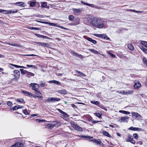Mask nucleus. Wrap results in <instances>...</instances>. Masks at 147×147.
Instances as JSON below:
<instances>
[{"mask_svg": "<svg viewBox=\"0 0 147 147\" xmlns=\"http://www.w3.org/2000/svg\"><path fill=\"white\" fill-rule=\"evenodd\" d=\"M40 46L42 47H49L50 45L47 43L42 42Z\"/></svg>", "mask_w": 147, "mask_h": 147, "instance_id": "19", "label": "nucleus"}, {"mask_svg": "<svg viewBox=\"0 0 147 147\" xmlns=\"http://www.w3.org/2000/svg\"><path fill=\"white\" fill-rule=\"evenodd\" d=\"M80 136L81 137L84 138H85L91 139L92 138L90 136Z\"/></svg>", "mask_w": 147, "mask_h": 147, "instance_id": "53", "label": "nucleus"}, {"mask_svg": "<svg viewBox=\"0 0 147 147\" xmlns=\"http://www.w3.org/2000/svg\"><path fill=\"white\" fill-rule=\"evenodd\" d=\"M140 43L144 45L147 48V42L144 41H142Z\"/></svg>", "mask_w": 147, "mask_h": 147, "instance_id": "29", "label": "nucleus"}, {"mask_svg": "<svg viewBox=\"0 0 147 147\" xmlns=\"http://www.w3.org/2000/svg\"><path fill=\"white\" fill-rule=\"evenodd\" d=\"M41 94V93L39 95H37L36 96V97L38 98V99H40V100H42V96H40V95Z\"/></svg>", "mask_w": 147, "mask_h": 147, "instance_id": "46", "label": "nucleus"}, {"mask_svg": "<svg viewBox=\"0 0 147 147\" xmlns=\"http://www.w3.org/2000/svg\"><path fill=\"white\" fill-rule=\"evenodd\" d=\"M52 123L53 124L52 125L55 127H57L61 125V123L59 121L57 120L52 121Z\"/></svg>", "mask_w": 147, "mask_h": 147, "instance_id": "8", "label": "nucleus"}, {"mask_svg": "<svg viewBox=\"0 0 147 147\" xmlns=\"http://www.w3.org/2000/svg\"><path fill=\"white\" fill-rule=\"evenodd\" d=\"M71 52V53L74 56H78L79 57H82L81 55L77 53L74 51H72Z\"/></svg>", "mask_w": 147, "mask_h": 147, "instance_id": "18", "label": "nucleus"}, {"mask_svg": "<svg viewBox=\"0 0 147 147\" xmlns=\"http://www.w3.org/2000/svg\"><path fill=\"white\" fill-rule=\"evenodd\" d=\"M26 66L28 67H32L33 68H34V69L37 68V67H36L35 66L33 65H27Z\"/></svg>", "mask_w": 147, "mask_h": 147, "instance_id": "40", "label": "nucleus"}, {"mask_svg": "<svg viewBox=\"0 0 147 147\" xmlns=\"http://www.w3.org/2000/svg\"><path fill=\"white\" fill-rule=\"evenodd\" d=\"M53 97L49 98L46 100L47 102H53Z\"/></svg>", "mask_w": 147, "mask_h": 147, "instance_id": "41", "label": "nucleus"}, {"mask_svg": "<svg viewBox=\"0 0 147 147\" xmlns=\"http://www.w3.org/2000/svg\"><path fill=\"white\" fill-rule=\"evenodd\" d=\"M30 86L32 87V89L35 91V93L37 95H39L40 92L38 91L39 88V85L36 83H31Z\"/></svg>", "mask_w": 147, "mask_h": 147, "instance_id": "2", "label": "nucleus"}, {"mask_svg": "<svg viewBox=\"0 0 147 147\" xmlns=\"http://www.w3.org/2000/svg\"><path fill=\"white\" fill-rule=\"evenodd\" d=\"M93 35L95 36L100 38H102L106 39L109 40L110 39L109 37H108L106 35L104 34H94Z\"/></svg>", "mask_w": 147, "mask_h": 147, "instance_id": "6", "label": "nucleus"}, {"mask_svg": "<svg viewBox=\"0 0 147 147\" xmlns=\"http://www.w3.org/2000/svg\"><path fill=\"white\" fill-rule=\"evenodd\" d=\"M102 133L104 135H105V136H106L109 137H111V136L106 131H103L102 132Z\"/></svg>", "mask_w": 147, "mask_h": 147, "instance_id": "23", "label": "nucleus"}, {"mask_svg": "<svg viewBox=\"0 0 147 147\" xmlns=\"http://www.w3.org/2000/svg\"><path fill=\"white\" fill-rule=\"evenodd\" d=\"M93 142L95 143V144H100L101 143V141L99 140H97L96 139L94 140L93 141Z\"/></svg>", "mask_w": 147, "mask_h": 147, "instance_id": "21", "label": "nucleus"}, {"mask_svg": "<svg viewBox=\"0 0 147 147\" xmlns=\"http://www.w3.org/2000/svg\"><path fill=\"white\" fill-rule=\"evenodd\" d=\"M133 139V138L132 136L129 134L128 136V139H127L126 140L127 142H131Z\"/></svg>", "mask_w": 147, "mask_h": 147, "instance_id": "17", "label": "nucleus"}, {"mask_svg": "<svg viewBox=\"0 0 147 147\" xmlns=\"http://www.w3.org/2000/svg\"><path fill=\"white\" fill-rule=\"evenodd\" d=\"M60 99L59 98H53V102H55V101H59L60 100Z\"/></svg>", "mask_w": 147, "mask_h": 147, "instance_id": "37", "label": "nucleus"}, {"mask_svg": "<svg viewBox=\"0 0 147 147\" xmlns=\"http://www.w3.org/2000/svg\"><path fill=\"white\" fill-rule=\"evenodd\" d=\"M30 6L31 7H34L36 5V2H31L30 3Z\"/></svg>", "mask_w": 147, "mask_h": 147, "instance_id": "42", "label": "nucleus"}, {"mask_svg": "<svg viewBox=\"0 0 147 147\" xmlns=\"http://www.w3.org/2000/svg\"><path fill=\"white\" fill-rule=\"evenodd\" d=\"M122 94H129L133 93V91L132 90H127L126 91H121Z\"/></svg>", "mask_w": 147, "mask_h": 147, "instance_id": "9", "label": "nucleus"}, {"mask_svg": "<svg viewBox=\"0 0 147 147\" xmlns=\"http://www.w3.org/2000/svg\"><path fill=\"white\" fill-rule=\"evenodd\" d=\"M41 6L42 7L46 8L47 6V3L46 2H42L41 4Z\"/></svg>", "mask_w": 147, "mask_h": 147, "instance_id": "28", "label": "nucleus"}, {"mask_svg": "<svg viewBox=\"0 0 147 147\" xmlns=\"http://www.w3.org/2000/svg\"><path fill=\"white\" fill-rule=\"evenodd\" d=\"M91 103L95 105H98L99 104V102L98 101H91Z\"/></svg>", "mask_w": 147, "mask_h": 147, "instance_id": "39", "label": "nucleus"}, {"mask_svg": "<svg viewBox=\"0 0 147 147\" xmlns=\"http://www.w3.org/2000/svg\"><path fill=\"white\" fill-rule=\"evenodd\" d=\"M129 129L133 131H140L142 130V129L138 127H130L129 128Z\"/></svg>", "mask_w": 147, "mask_h": 147, "instance_id": "13", "label": "nucleus"}, {"mask_svg": "<svg viewBox=\"0 0 147 147\" xmlns=\"http://www.w3.org/2000/svg\"><path fill=\"white\" fill-rule=\"evenodd\" d=\"M53 125V124L52 123L49 124L48 125L49 127V128H50V129H51L54 127H55L54 126H53V125Z\"/></svg>", "mask_w": 147, "mask_h": 147, "instance_id": "47", "label": "nucleus"}, {"mask_svg": "<svg viewBox=\"0 0 147 147\" xmlns=\"http://www.w3.org/2000/svg\"><path fill=\"white\" fill-rule=\"evenodd\" d=\"M134 138L136 140L138 139V135L137 134H134L133 135Z\"/></svg>", "mask_w": 147, "mask_h": 147, "instance_id": "45", "label": "nucleus"}, {"mask_svg": "<svg viewBox=\"0 0 147 147\" xmlns=\"http://www.w3.org/2000/svg\"><path fill=\"white\" fill-rule=\"evenodd\" d=\"M85 4H86V5H88V6H90V7H92L93 8L96 7V6L93 4H90L88 3H85Z\"/></svg>", "mask_w": 147, "mask_h": 147, "instance_id": "36", "label": "nucleus"}, {"mask_svg": "<svg viewBox=\"0 0 147 147\" xmlns=\"http://www.w3.org/2000/svg\"><path fill=\"white\" fill-rule=\"evenodd\" d=\"M7 11V10L0 9V13H3V12Z\"/></svg>", "mask_w": 147, "mask_h": 147, "instance_id": "62", "label": "nucleus"}, {"mask_svg": "<svg viewBox=\"0 0 147 147\" xmlns=\"http://www.w3.org/2000/svg\"><path fill=\"white\" fill-rule=\"evenodd\" d=\"M62 116L63 117H62L63 119L65 118V119L66 118H67L68 117V115L65 112L63 114Z\"/></svg>", "mask_w": 147, "mask_h": 147, "instance_id": "31", "label": "nucleus"}, {"mask_svg": "<svg viewBox=\"0 0 147 147\" xmlns=\"http://www.w3.org/2000/svg\"><path fill=\"white\" fill-rule=\"evenodd\" d=\"M86 19L95 28H101L105 26L104 21L98 18L89 16Z\"/></svg>", "mask_w": 147, "mask_h": 147, "instance_id": "1", "label": "nucleus"}, {"mask_svg": "<svg viewBox=\"0 0 147 147\" xmlns=\"http://www.w3.org/2000/svg\"><path fill=\"white\" fill-rule=\"evenodd\" d=\"M50 82H51L52 83H53L58 85H60V83L58 81H56V80H53L50 81Z\"/></svg>", "mask_w": 147, "mask_h": 147, "instance_id": "33", "label": "nucleus"}, {"mask_svg": "<svg viewBox=\"0 0 147 147\" xmlns=\"http://www.w3.org/2000/svg\"><path fill=\"white\" fill-rule=\"evenodd\" d=\"M18 105L17 106H15L14 107H13L12 109H13V110H17L18 109Z\"/></svg>", "mask_w": 147, "mask_h": 147, "instance_id": "49", "label": "nucleus"}, {"mask_svg": "<svg viewBox=\"0 0 147 147\" xmlns=\"http://www.w3.org/2000/svg\"><path fill=\"white\" fill-rule=\"evenodd\" d=\"M74 18V17L72 15H70L68 17L69 19L71 21H72Z\"/></svg>", "mask_w": 147, "mask_h": 147, "instance_id": "43", "label": "nucleus"}, {"mask_svg": "<svg viewBox=\"0 0 147 147\" xmlns=\"http://www.w3.org/2000/svg\"><path fill=\"white\" fill-rule=\"evenodd\" d=\"M7 105L10 106L12 104V103L10 101H7Z\"/></svg>", "mask_w": 147, "mask_h": 147, "instance_id": "60", "label": "nucleus"}, {"mask_svg": "<svg viewBox=\"0 0 147 147\" xmlns=\"http://www.w3.org/2000/svg\"><path fill=\"white\" fill-rule=\"evenodd\" d=\"M18 10L17 9H16L14 11H7L5 13H5V14H9V13H15L17 12Z\"/></svg>", "mask_w": 147, "mask_h": 147, "instance_id": "27", "label": "nucleus"}, {"mask_svg": "<svg viewBox=\"0 0 147 147\" xmlns=\"http://www.w3.org/2000/svg\"><path fill=\"white\" fill-rule=\"evenodd\" d=\"M72 127L78 131L82 132V128L79 126L77 125L74 121H71L70 122Z\"/></svg>", "mask_w": 147, "mask_h": 147, "instance_id": "3", "label": "nucleus"}, {"mask_svg": "<svg viewBox=\"0 0 147 147\" xmlns=\"http://www.w3.org/2000/svg\"><path fill=\"white\" fill-rule=\"evenodd\" d=\"M24 3L22 2H18L14 3V4L18 6H22L24 5Z\"/></svg>", "mask_w": 147, "mask_h": 147, "instance_id": "26", "label": "nucleus"}, {"mask_svg": "<svg viewBox=\"0 0 147 147\" xmlns=\"http://www.w3.org/2000/svg\"><path fill=\"white\" fill-rule=\"evenodd\" d=\"M17 101L19 102L22 103L24 102V100L22 99H18L17 100Z\"/></svg>", "mask_w": 147, "mask_h": 147, "instance_id": "50", "label": "nucleus"}, {"mask_svg": "<svg viewBox=\"0 0 147 147\" xmlns=\"http://www.w3.org/2000/svg\"><path fill=\"white\" fill-rule=\"evenodd\" d=\"M88 50L90 51L91 52H92L94 54H100V53H99L98 51L94 49H88Z\"/></svg>", "mask_w": 147, "mask_h": 147, "instance_id": "20", "label": "nucleus"}, {"mask_svg": "<svg viewBox=\"0 0 147 147\" xmlns=\"http://www.w3.org/2000/svg\"><path fill=\"white\" fill-rule=\"evenodd\" d=\"M26 74L27 75L28 77H30V76H34V74L31 72L27 71Z\"/></svg>", "mask_w": 147, "mask_h": 147, "instance_id": "25", "label": "nucleus"}, {"mask_svg": "<svg viewBox=\"0 0 147 147\" xmlns=\"http://www.w3.org/2000/svg\"><path fill=\"white\" fill-rule=\"evenodd\" d=\"M13 75L14 76V78L13 79L14 80H17L20 77V72L19 70H15L13 71Z\"/></svg>", "mask_w": 147, "mask_h": 147, "instance_id": "4", "label": "nucleus"}, {"mask_svg": "<svg viewBox=\"0 0 147 147\" xmlns=\"http://www.w3.org/2000/svg\"><path fill=\"white\" fill-rule=\"evenodd\" d=\"M86 39L88 41L92 42L94 44H96V41L95 40H93L90 38L87 37Z\"/></svg>", "mask_w": 147, "mask_h": 147, "instance_id": "15", "label": "nucleus"}, {"mask_svg": "<svg viewBox=\"0 0 147 147\" xmlns=\"http://www.w3.org/2000/svg\"><path fill=\"white\" fill-rule=\"evenodd\" d=\"M58 110L59 112L60 113H62L63 114L64 113V112L63 111H62V110H61V109H58Z\"/></svg>", "mask_w": 147, "mask_h": 147, "instance_id": "63", "label": "nucleus"}, {"mask_svg": "<svg viewBox=\"0 0 147 147\" xmlns=\"http://www.w3.org/2000/svg\"><path fill=\"white\" fill-rule=\"evenodd\" d=\"M23 112L25 115H27L28 114L27 110H23Z\"/></svg>", "mask_w": 147, "mask_h": 147, "instance_id": "55", "label": "nucleus"}, {"mask_svg": "<svg viewBox=\"0 0 147 147\" xmlns=\"http://www.w3.org/2000/svg\"><path fill=\"white\" fill-rule=\"evenodd\" d=\"M30 29L31 30L34 29V30H39L40 29H39V28H35V27H30Z\"/></svg>", "mask_w": 147, "mask_h": 147, "instance_id": "48", "label": "nucleus"}, {"mask_svg": "<svg viewBox=\"0 0 147 147\" xmlns=\"http://www.w3.org/2000/svg\"><path fill=\"white\" fill-rule=\"evenodd\" d=\"M57 27L60 28H61L62 29H65V30H67V28H65L63 26H59V25H58Z\"/></svg>", "mask_w": 147, "mask_h": 147, "instance_id": "52", "label": "nucleus"}, {"mask_svg": "<svg viewBox=\"0 0 147 147\" xmlns=\"http://www.w3.org/2000/svg\"><path fill=\"white\" fill-rule=\"evenodd\" d=\"M127 47L128 48L131 50L133 51L134 50V48L133 45L130 44L127 45Z\"/></svg>", "mask_w": 147, "mask_h": 147, "instance_id": "24", "label": "nucleus"}, {"mask_svg": "<svg viewBox=\"0 0 147 147\" xmlns=\"http://www.w3.org/2000/svg\"><path fill=\"white\" fill-rule=\"evenodd\" d=\"M20 71L22 74H26L27 71L24 70L23 69H20Z\"/></svg>", "mask_w": 147, "mask_h": 147, "instance_id": "34", "label": "nucleus"}, {"mask_svg": "<svg viewBox=\"0 0 147 147\" xmlns=\"http://www.w3.org/2000/svg\"><path fill=\"white\" fill-rule=\"evenodd\" d=\"M131 114L133 117H136V120H142V117L137 112H132Z\"/></svg>", "mask_w": 147, "mask_h": 147, "instance_id": "5", "label": "nucleus"}, {"mask_svg": "<svg viewBox=\"0 0 147 147\" xmlns=\"http://www.w3.org/2000/svg\"><path fill=\"white\" fill-rule=\"evenodd\" d=\"M129 118L128 116H126L122 117L121 118V121L120 122L121 123L122 122H125L126 121L129 119Z\"/></svg>", "mask_w": 147, "mask_h": 147, "instance_id": "16", "label": "nucleus"}, {"mask_svg": "<svg viewBox=\"0 0 147 147\" xmlns=\"http://www.w3.org/2000/svg\"><path fill=\"white\" fill-rule=\"evenodd\" d=\"M46 23L47 24H49V25H50V26H56L57 27L58 26V25H57V24H55L54 23H49L48 22H46Z\"/></svg>", "mask_w": 147, "mask_h": 147, "instance_id": "30", "label": "nucleus"}, {"mask_svg": "<svg viewBox=\"0 0 147 147\" xmlns=\"http://www.w3.org/2000/svg\"><path fill=\"white\" fill-rule=\"evenodd\" d=\"M23 144L20 142H17L15 144L12 145L10 147H22L23 146Z\"/></svg>", "mask_w": 147, "mask_h": 147, "instance_id": "10", "label": "nucleus"}, {"mask_svg": "<svg viewBox=\"0 0 147 147\" xmlns=\"http://www.w3.org/2000/svg\"><path fill=\"white\" fill-rule=\"evenodd\" d=\"M94 115L98 117L101 118V115L98 113H94Z\"/></svg>", "mask_w": 147, "mask_h": 147, "instance_id": "38", "label": "nucleus"}, {"mask_svg": "<svg viewBox=\"0 0 147 147\" xmlns=\"http://www.w3.org/2000/svg\"><path fill=\"white\" fill-rule=\"evenodd\" d=\"M4 43V44H6L9 45H11L12 46H15V44H11V43H8L7 42H5V43Z\"/></svg>", "mask_w": 147, "mask_h": 147, "instance_id": "56", "label": "nucleus"}, {"mask_svg": "<svg viewBox=\"0 0 147 147\" xmlns=\"http://www.w3.org/2000/svg\"><path fill=\"white\" fill-rule=\"evenodd\" d=\"M108 54L109 55L111 56V57H112L114 58L115 57V56L114 55H113L112 54H111V53H110V52H109L108 53Z\"/></svg>", "mask_w": 147, "mask_h": 147, "instance_id": "54", "label": "nucleus"}, {"mask_svg": "<svg viewBox=\"0 0 147 147\" xmlns=\"http://www.w3.org/2000/svg\"><path fill=\"white\" fill-rule=\"evenodd\" d=\"M42 37L43 38H46L48 39H50V38L46 36L42 35Z\"/></svg>", "mask_w": 147, "mask_h": 147, "instance_id": "57", "label": "nucleus"}, {"mask_svg": "<svg viewBox=\"0 0 147 147\" xmlns=\"http://www.w3.org/2000/svg\"><path fill=\"white\" fill-rule=\"evenodd\" d=\"M11 65H12L13 66H14L15 67H17V68H26V67H24L23 66H20L15 65L13 64H11Z\"/></svg>", "mask_w": 147, "mask_h": 147, "instance_id": "32", "label": "nucleus"}, {"mask_svg": "<svg viewBox=\"0 0 147 147\" xmlns=\"http://www.w3.org/2000/svg\"><path fill=\"white\" fill-rule=\"evenodd\" d=\"M37 36L39 37H42V35H41L38 34H35Z\"/></svg>", "mask_w": 147, "mask_h": 147, "instance_id": "64", "label": "nucleus"}, {"mask_svg": "<svg viewBox=\"0 0 147 147\" xmlns=\"http://www.w3.org/2000/svg\"><path fill=\"white\" fill-rule=\"evenodd\" d=\"M36 122L37 123L42 122H45V121L43 119H36Z\"/></svg>", "mask_w": 147, "mask_h": 147, "instance_id": "35", "label": "nucleus"}, {"mask_svg": "<svg viewBox=\"0 0 147 147\" xmlns=\"http://www.w3.org/2000/svg\"><path fill=\"white\" fill-rule=\"evenodd\" d=\"M134 88L136 89H138L141 86V84L139 82L138 80H135L134 81Z\"/></svg>", "mask_w": 147, "mask_h": 147, "instance_id": "7", "label": "nucleus"}, {"mask_svg": "<svg viewBox=\"0 0 147 147\" xmlns=\"http://www.w3.org/2000/svg\"><path fill=\"white\" fill-rule=\"evenodd\" d=\"M45 83H43L42 82H40V86L42 87H44L45 86Z\"/></svg>", "mask_w": 147, "mask_h": 147, "instance_id": "51", "label": "nucleus"}, {"mask_svg": "<svg viewBox=\"0 0 147 147\" xmlns=\"http://www.w3.org/2000/svg\"><path fill=\"white\" fill-rule=\"evenodd\" d=\"M57 92L60 94H65L67 93V91L65 89L59 90L57 91Z\"/></svg>", "mask_w": 147, "mask_h": 147, "instance_id": "14", "label": "nucleus"}, {"mask_svg": "<svg viewBox=\"0 0 147 147\" xmlns=\"http://www.w3.org/2000/svg\"><path fill=\"white\" fill-rule=\"evenodd\" d=\"M76 72L79 73V74L78 75V76H80V77H81V76L84 77L86 76L82 72H81L80 71H79L78 70H76Z\"/></svg>", "mask_w": 147, "mask_h": 147, "instance_id": "22", "label": "nucleus"}, {"mask_svg": "<svg viewBox=\"0 0 147 147\" xmlns=\"http://www.w3.org/2000/svg\"><path fill=\"white\" fill-rule=\"evenodd\" d=\"M72 11L76 13H80V11H83V8H79V9H75L73 8Z\"/></svg>", "mask_w": 147, "mask_h": 147, "instance_id": "11", "label": "nucleus"}, {"mask_svg": "<svg viewBox=\"0 0 147 147\" xmlns=\"http://www.w3.org/2000/svg\"><path fill=\"white\" fill-rule=\"evenodd\" d=\"M91 121V122L92 123H95L98 122H100V121H94L93 120H92Z\"/></svg>", "mask_w": 147, "mask_h": 147, "instance_id": "61", "label": "nucleus"}, {"mask_svg": "<svg viewBox=\"0 0 147 147\" xmlns=\"http://www.w3.org/2000/svg\"><path fill=\"white\" fill-rule=\"evenodd\" d=\"M144 53L147 54V49L144 48V49H143V50L142 51Z\"/></svg>", "mask_w": 147, "mask_h": 147, "instance_id": "59", "label": "nucleus"}, {"mask_svg": "<svg viewBox=\"0 0 147 147\" xmlns=\"http://www.w3.org/2000/svg\"><path fill=\"white\" fill-rule=\"evenodd\" d=\"M123 113L125 114L128 115V114H129L130 113L129 112L126 111H124V113Z\"/></svg>", "mask_w": 147, "mask_h": 147, "instance_id": "58", "label": "nucleus"}, {"mask_svg": "<svg viewBox=\"0 0 147 147\" xmlns=\"http://www.w3.org/2000/svg\"><path fill=\"white\" fill-rule=\"evenodd\" d=\"M143 60L144 64L146 66H147V61L146 59L144 57L143 58Z\"/></svg>", "mask_w": 147, "mask_h": 147, "instance_id": "44", "label": "nucleus"}, {"mask_svg": "<svg viewBox=\"0 0 147 147\" xmlns=\"http://www.w3.org/2000/svg\"><path fill=\"white\" fill-rule=\"evenodd\" d=\"M22 92L24 93V94L26 96H33L34 97H35V95L32 94L30 92H29L26 91H23Z\"/></svg>", "mask_w": 147, "mask_h": 147, "instance_id": "12", "label": "nucleus"}]
</instances>
